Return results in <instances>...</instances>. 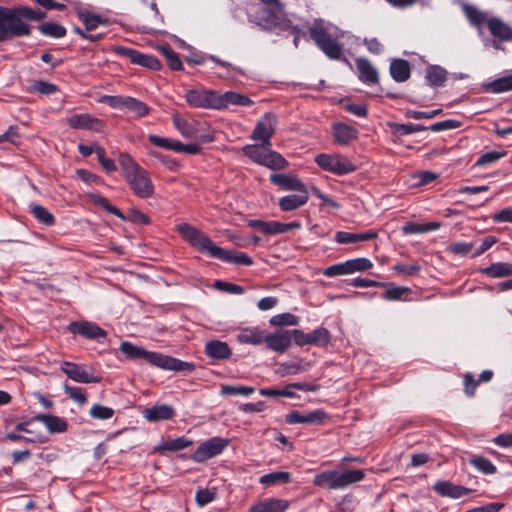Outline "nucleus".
Returning <instances> with one entry per match:
<instances>
[{
	"mask_svg": "<svg viewBox=\"0 0 512 512\" xmlns=\"http://www.w3.org/2000/svg\"><path fill=\"white\" fill-rule=\"evenodd\" d=\"M176 230L192 248L202 254L237 265L251 266L254 263L253 259L244 252L218 247L204 232L188 223L177 225Z\"/></svg>",
	"mask_w": 512,
	"mask_h": 512,
	"instance_id": "f257e3e1",
	"label": "nucleus"
},
{
	"mask_svg": "<svg viewBox=\"0 0 512 512\" xmlns=\"http://www.w3.org/2000/svg\"><path fill=\"white\" fill-rule=\"evenodd\" d=\"M251 23L266 31L289 30L292 21L287 17L285 5L280 0H258L247 11Z\"/></svg>",
	"mask_w": 512,
	"mask_h": 512,
	"instance_id": "f03ea898",
	"label": "nucleus"
},
{
	"mask_svg": "<svg viewBox=\"0 0 512 512\" xmlns=\"http://www.w3.org/2000/svg\"><path fill=\"white\" fill-rule=\"evenodd\" d=\"M187 104L192 108L225 110L229 106H251L254 102L246 95L234 91L220 94L209 89H190L185 95Z\"/></svg>",
	"mask_w": 512,
	"mask_h": 512,
	"instance_id": "7ed1b4c3",
	"label": "nucleus"
},
{
	"mask_svg": "<svg viewBox=\"0 0 512 512\" xmlns=\"http://www.w3.org/2000/svg\"><path fill=\"white\" fill-rule=\"evenodd\" d=\"M119 350L130 360L143 359L151 366L159 369L177 372H192L195 369V364L192 362H186L160 352L148 351L129 341L122 342Z\"/></svg>",
	"mask_w": 512,
	"mask_h": 512,
	"instance_id": "20e7f679",
	"label": "nucleus"
},
{
	"mask_svg": "<svg viewBox=\"0 0 512 512\" xmlns=\"http://www.w3.org/2000/svg\"><path fill=\"white\" fill-rule=\"evenodd\" d=\"M30 35L31 26L18 21L15 6H0V42Z\"/></svg>",
	"mask_w": 512,
	"mask_h": 512,
	"instance_id": "39448f33",
	"label": "nucleus"
},
{
	"mask_svg": "<svg viewBox=\"0 0 512 512\" xmlns=\"http://www.w3.org/2000/svg\"><path fill=\"white\" fill-rule=\"evenodd\" d=\"M89 201L97 207L102 208L107 213L112 214L122 221H129L135 224L149 225L151 219L148 215L137 209H131L127 215H125L120 209L112 205L110 201L99 193L91 192L87 194Z\"/></svg>",
	"mask_w": 512,
	"mask_h": 512,
	"instance_id": "423d86ee",
	"label": "nucleus"
},
{
	"mask_svg": "<svg viewBox=\"0 0 512 512\" xmlns=\"http://www.w3.org/2000/svg\"><path fill=\"white\" fill-rule=\"evenodd\" d=\"M310 37L317 47L331 60H341L343 47L338 41L328 33L322 25H313L309 29Z\"/></svg>",
	"mask_w": 512,
	"mask_h": 512,
	"instance_id": "0eeeda50",
	"label": "nucleus"
},
{
	"mask_svg": "<svg viewBox=\"0 0 512 512\" xmlns=\"http://www.w3.org/2000/svg\"><path fill=\"white\" fill-rule=\"evenodd\" d=\"M315 162L321 169L337 176L347 175L357 170V166L341 154L321 153L315 157Z\"/></svg>",
	"mask_w": 512,
	"mask_h": 512,
	"instance_id": "6e6552de",
	"label": "nucleus"
},
{
	"mask_svg": "<svg viewBox=\"0 0 512 512\" xmlns=\"http://www.w3.org/2000/svg\"><path fill=\"white\" fill-rule=\"evenodd\" d=\"M230 444V440L222 437H211L202 442L191 455L195 463H203L220 455Z\"/></svg>",
	"mask_w": 512,
	"mask_h": 512,
	"instance_id": "1a4fd4ad",
	"label": "nucleus"
},
{
	"mask_svg": "<svg viewBox=\"0 0 512 512\" xmlns=\"http://www.w3.org/2000/svg\"><path fill=\"white\" fill-rule=\"evenodd\" d=\"M133 193L142 199L151 197L154 194V185L149 173L142 167L125 177Z\"/></svg>",
	"mask_w": 512,
	"mask_h": 512,
	"instance_id": "9d476101",
	"label": "nucleus"
},
{
	"mask_svg": "<svg viewBox=\"0 0 512 512\" xmlns=\"http://www.w3.org/2000/svg\"><path fill=\"white\" fill-rule=\"evenodd\" d=\"M67 331L74 335H80L88 340L98 342H102L108 335L107 331L98 324L86 320L70 322L67 325Z\"/></svg>",
	"mask_w": 512,
	"mask_h": 512,
	"instance_id": "9b49d317",
	"label": "nucleus"
},
{
	"mask_svg": "<svg viewBox=\"0 0 512 512\" xmlns=\"http://www.w3.org/2000/svg\"><path fill=\"white\" fill-rule=\"evenodd\" d=\"M277 125V117L273 113H265L264 116L258 120L252 134L251 139L260 141L265 146H272L271 138L273 137Z\"/></svg>",
	"mask_w": 512,
	"mask_h": 512,
	"instance_id": "f8f14e48",
	"label": "nucleus"
},
{
	"mask_svg": "<svg viewBox=\"0 0 512 512\" xmlns=\"http://www.w3.org/2000/svg\"><path fill=\"white\" fill-rule=\"evenodd\" d=\"M329 419V415L323 409H315L313 411L301 412L293 410L286 414L285 422L287 424H306V425H322Z\"/></svg>",
	"mask_w": 512,
	"mask_h": 512,
	"instance_id": "ddd939ff",
	"label": "nucleus"
},
{
	"mask_svg": "<svg viewBox=\"0 0 512 512\" xmlns=\"http://www.w3.org/2000/svg\"><path fill=\"white\" fill-rule=\"evenodd\" d=\"M115 52L120 56L128 58L133 64H137L154 71H157L161 68L160 61L153 55L145 54L125 46L116 47Z\"/></svg>",
	"mask_w": 512,
	"mask_h": 512,
	"instance_id": "4468645a",
	"label": "nucleus"
},
{
	"mask_svg": "<svg viewBox=\"0 0 512 512\" xmlns=\"http://www.w3.org/2000/svg\"><path fill=\"white\" fill-rule=\"evenodd\" d=\"M67 123L73 129L91 130L97 133L104 132L107 127L104 120L89 113L73 114L67 119Z\"/></svg>",
	"mask_w": 512,
	"mask_h": 512,
	"instance_id": "2eb2a0df",
	"label": "nucleus"
},
{
	"mask_svg": "<svg viewBox=\"0 0 512 512\" xmlns=\"http://www.w3.org/2000/svg\"><path fill=\"white\" fill-rule=\"evenodd\" d=\"M61 370L73 381L78 383H99L102 380V377L99 375H94L89 373L83 366L64 361Z\"/></svg>",
	"mask_w": 512,
	"mask_h": 512,
	"instance_id": "dca6fc26",
	"label": "nucleus"
},
{
	"mask_svg": "<svg viewBox=\"0 0 512 512\" xmlns=\"http://www.w3.org/2000/svg\"><path fill=\"white\" fill-rule=\"evenodd\" d=\"M331 134L335 143L347 146L358 138L359 131L344 122H334L331 126Z\"/></svg>",
	"mask_w": 512,
	"mask_h": 512,
	"instance_id": "f3484780",
	"label": "nucleus"
},
{
	"mask_svg": "<svg viewBox=\"0 0 512 512\" xmlns=\"http://www.w3.org/2000/svg\"><path fill=\"white\" fill-rule=\"evenodd\" d=\"M264 343L267 348L279 354L285 353L291 346L289 330H279L265 334Z\"/></svg>",
	"mask_w": 512,
	"mask_h": 512,
	"instance_id": "a211bd4d",
	"label": "nucleus"
},
{
	"mask_svg": "<svg viewBox=\"0 0 512 512\" xmlns=\"http://www.w3.org/2000/svg\"><path fill=\"white\" fill-rule=\"evenodd\" d=\"M432 489L438 495L452 499H459L463 496H467L472 492V489L461 485H456L450 481H437L432 486Z\"/></svg>",
	"mask_w": 512,
	"mask_h": 512,
	"instance_id": "6ab92c4d",
	"label": "nucleus"
},
{
	"mask_svg": "<svg viewBox=\"0 0 512 512\" xmlns=\"http://www.w3.org/2000/svg\"><path fill=\"white\" fill-rule=\"evenodd\" d=\"M269 180L272 184L287 191L305 192L306 185L295 175L274 173Z\"/></svg>",
	"mask_w": 512,
	"mask_h": 512,
	"instance_id": "aec40b11",
	"label": "nucleus"
},
{
	"mask_svg": "<svg viewBox=\"0 0 512 512\" xmlns=\"http://www.w3.org/2000/svg\"><path fill=\"white\" fill-rule=\"evenodd\" d=\"M289 505L286 499L269 497L251 505L247 512H285Z\"/></svg>",
	"mask_w": 512,
	"mask_h": 512,
	"instance_id": "412c9836",
	"label": "nucleus"
},
{
	"mask_svg": "<svg viewBox=\"0 0 512 512\" xmlns=\"http://www.w3.org/2000/svg\"><path fill=\"white\" fill-rule=\"evenodd\" d=\"M355 64L358 71V78L361 82L367 85L379 83L378 71L368 59L357 58Z\"/></svg>",
	"mask_w": 512,
	"mask_h": 512,
	"instance_id": "4be33fe9",
	"label": "nucleus"
},
{
	"mask_svg": "<svg viewBox=\"0 0 512 512\" xmlns=\"http://www.w3.org/2000/svg\"><path fill=\"white\" fill-rule=\"evenodd\" d=\"M490 34L501 42L512 41V27L498 17H492L487 21Z\"/></svg>",
	"mask_w": 512,
	"mask_h": 512,
	"instance_id": "5701e85b",
	"label": "nucleus"
},
{
	"mask_svg": "<svg viewBox=\"0 0 512 512\" xmlns=\"http://www.w3.org/2000/svg\"><path fill=\"white\" fill-rule=\"evenodd\" d=\"M309 200L308 189L299 194H289L279 199L278 205L281 211L291 212L304 206Z\"/></svg>",
	"mask_w": 512,
	"mask_h": 512,
	"instance_id": "b1692460",
	"label": "nucleus"
},
{
	"mask_svg": "<svg viewBox=\"0 0 512 512\" xmlns=\"http://www.w3.org/2000/svg\"><path fill=\"white\" fill-rule=\"evenodd\" d=\"M175 409L167 404L154 405L146 408L143 416L148 422L170 420L175 416Z\"/></svg>",
	"mask_w": 512,
	"mask_h": 512,
	"instance_id": "393cba45",
	"label": "nucleus"
},
{
	"mask_svg": "<svg viewBox=\"0 0 512 512\" xmlns=\"http://www.w3.org/2000/svg\"><path fill=\"white\" fill-rule=\"evenodd\" d=\"M204 352L209 358L215 360H226L232 355L229 345L220 340L206 342Z\"/></svg>",
	"mask_w": 512,
	"mask_h": 512,
	"instance_id": "a878e982",
	"label": "nucleus"
},
{
	"mask_svg": "<svg viewBox=\"0 0 512 512\" xmlns=\"http://www.w3.org/2000/svg\"><path fill=\"white\" fill-rule=\"evenodd\" d=\"M33 420L38 421L45 425L49 433H63L68 429V423L65 419L50 415V414H37Z\"/></svg>",
	"mask_w": 512,
	"mask_h": 512,
	"instance_id": "bb28decb",
	"label": "nucleus"
},
{
	"mask_svg": "<svg viewBox=\"0 0 512 512\" xmlns=\"http://www.w3.org/2000/svg\"><path fill=\"white\" fill-rule=\"evenodd\" d=\"M389 72L394 81L402 83L410 78L411 67L407 60L397 58L391 61Z\"/></svg>",
	"mask_w": 512,
	"mask_h": 512,
	"instance_id": "cd10ccee",
	"label": "nucleus"
},
{
	"mask_svg": "<svg viewBox=\"0 0 512 512\" xmlns=\"http://www.w3.org/2000/svg\"><path fill=\"white\" fill-rule=\"evenodd\" d=\"M265 334L266 331L260 327H248L237 335V340L241 344L259 345L264 343Z\"/></svg>",
	"mask_w": 512,
	"mask_h": 512,
	"instance_id": "c85d7f7f",
	"label": "nucleus"
},
{
	"mask_svg": "<svg viewBox=\"0 0 512 512\" xmlns=\"http://www.w3.org/2000/svg\"><path fill=\"white\" fill-rule=\"evenodd\" d=\"M193 440L185 436H180L175 439L167 440L154 448V452L164 454L166 451L176 452L190 447Z\"/></svg>",
	"mask_w": 512,
	"mask_h": 512,
	"instance_id": "c756f323",
	"label": "nucleus"
},
{
	"mask_svg": "<svg viewBox=\"0 0 512 512\" xmlns=\"http://www.w3.org/2000/svg\"><path fill=\"white\" fill-rule=\"evenodd\" d=\"M313 484L318 487L332 490L339 489L338 471H323L314 476Z\"/></svg>",
	"mask_w": 512,
	"mask_h": 512,
	"instance_id": "7c9ffc66",
	"label": "nucleus"
},
{
	"mask_svg": "<svg viewBox=\"0 0 512 512\" xmlns=\"http://www.w3.org/2000/svg\"><path fill=\"white\" fill-rule=\"evenodd\" d=\"M480 272L491 278H504L512 276V263L496 262L486 268H482Z\"/></svg>",
	"mask_w": 512,
	"mask_h": 512,
	"instance_id": "2f4dec72",
	"label": "nucleus"
},
{
	"mask_svg": "<svg viewBox=\"0 0 512 512\" xmlns=\"http://www.w3.org/2000/svg\"><path fill=\"white\" fill-rule=\"evenodd\" d=\"M462 10L471 25L481 27L486 24L490 19L487 17V13L479 10L476 6L471 4H463Z\"/></svg>",
	"mask_w": 512,
	"mask_h": 512,
	"instance_id": "473e14b6",
	"label": "nucleus"
},
{
	"mask_svg": "<svg viewBox=\"0 0 512 512\" xmlns=\"http://www.w3.org/2000/svg\"><path fill=\"white\" fill-rule=\"evenodd\" d=\"M441 227L440 222L432 221L426 223L407 222L402 227V232L405 235L411 234H424L431 231H436Z\"/></svg>",
	"mask_w": 512,
	"mask_h": 512,
	"instance_id": "72a5a7b5",
	"label": "nucleus"
},
{
	"mask_svg": "<svg viewBox=\"0 0 512 512\" xmlns=\"http://www.w3.org/2000/svg\"><path fill=\"white\" fill-rule=\"evenodd\" d=\"M425 79L432 87H441L447 80V71L438 65L426 69Z\"/></svg>",
	"mask_w": 512,
	"mask_h": 512,
	"instance_id": "f704fd0d",
	"label": "nucleus"
},
{
	"mask_svg": "<svg viewBox=\"0 0 512 512\" xmlns=\"http://www.w3.org/2000/svg\"><path fill=\"white\" fill-rule=\"evenodd\" d=\"M365 477L363 469L338 471L339 489L362 481Z\"/></svg>",
	"mask_w": 512,
	"mask_h": 512,
	"instance_id": "c9c22d12",
	"label": "nucleus"
},
{
	"mask_svg": "<svg viewBox=\"0 0 512 512\" xmlns=\"http://www.w3.org/2000/svg\"><path fill=\"white\" fill-rule=\"evenodd\" d=\"M29 212L39 223L46 226H52L55 224L56 219L54 215L40 204L31 203L29 205Z\"/></svg>",
	"mask_w": 512,
	"mask_h": 512,
	"instance_id": "e433bc0d",
	"label": "nucleus"
},
{
	"mask_svg": "<svg viewBox=\"0 0 512 512\" xmlns=\"http://www.w3.org/2000/svg\"><path fill=\"white\" fill-rule=\"evenodd\" d=\"M269 147L270 146H265L263 143L249 144L243 147V153L253 162L259 165H263L265 160V153H267Z\"/></svg>",
	"mask_w": 512,
	"mask_h": 512,
	"instance_id": "4c0bfd02",
	"label": "nucleus"
},
{
	"mask_svg": "<svg viewBox=\"0 0 512 512\" xmlns=\"http://www.w3.org/2000/svg\"><path fill=\"white\" fill-rule=\"evenodd\" d=\"M385 292L381 295L384 300L403 301L407 299V295L411 292L410 288L404 286H395L393 283H386Z\"/></svg>",
	"mask_w": 512,
	"mask_h": 512,
	"instance_id": "58836bf2",
	"label": "nucleus"
},
{
	"mask_svg": "<svg viewBox=\"0 0 512 512\" xmlns=\"http://www.w3.org/2000/svg\"><path fill=\"white\" fill-rule=\"evenodd\" d=\"M288 165V161L279 152L274 151L269 147L267 153H265V160L262 166L272 170H282L287 168Z\"/></svg>",
	"mask_w": 512,
	"mask_h": 512,
	"instance_id": "ea45409f",
	"label": "nucleus"
},
{
	"mask_svg": "<svg viewBox=\"0 0 512 512\" xmlns=\"http://www.w3.org/2000/svg\"><path fill=\"white\" fill-rule=\"evenodd\" d=\"M291 481V474L286 471H276L262 475L259 483L264 486H273L277 484H287Z\"/></svg>",
	"mask_w": 512,
	"mask_h": 512,
	"instance_id": "a19ab883",
	"label": "nucleus"
},
{
	"mask_svg": "<svg viewBox=\"0 0 512 512\" xmlns=\"http://www.w3.org/2000/svg\"><path fill=\"white\" fill-rule=\"evenodd\" d=\"M486 91L494 94L512 90V74L497 78L484 85Z\"/></svg>",
	"mask_w": 512,
	"mask_h": 512,
	"instance_id": "79ce46f5",
	"label": "nucleus"
},
{
	"mask_svg": "<svg viewBox=\"0 0 512 512\" xmlns=\"http://www.w3.org/2000/svg\"><path fill=\"white\" fill-rule=\"evenodd\" d=\"M388 126L390 127L392 134L397 135V136H405V135H410L415 132L428 130L427 126H424L421 124H413V123L400 124V123L390 122V123H388Z\"/></svg>",
	"mask_w": 512,
	"mask_h": 512,
	"instance_id": "37998d69",
	"label": "nucleus"
},
{
	"mask_svg": "<svg viewBox=\"0 0 512 512\" xmlns=\"http://www.w3.org/2000/svg\"><path fill=\"white\" fill-rule=\"evenodd\" d=\"M301 228L299 221H292L289 223H281L278 221H268V227L266 230L267 235L284 234L291 230H298Z\"/></svg>",
	"mask_w": 512,
	"mask_h": 512,
	"instance_id": "c03bdc74",
	"label": "nucleus"
},
{
	"mask_svg": "<svg viewBox=\"0 0 512 512\" xmlns=\"http://www.w3.org/2000/svg\"><path fill=\"white\" fill-rule=\"evenodd\" d=\"M17 19L20 22L24 20L39 21L46 17V13L41 10H35L28 6H15Z\"/></svg>",
	"mask_w": 512,
	"mask_h": 512,
	"instance_id": "a18cd8bd",
	"label": "nucleus"
},
{
	"mask_svg": "<svg viewBox=\"0 0 512 512\" xmlns=\"http://www.w3.org/2000/svg\"><path fill=\"white\" fill-rule=\"evenodd\" d=\"M309 334L310 345H314L320 348L326 347L331 341V333L325 327H319Z\"/></svg>",
	"mask_w": 512,
	"mask_h": 512,
	"instance_id": "49530a36",
	"label": "nucleus"
},
{
	"mask_svg": "<svg viewBox=\"0 0 512 512\" xmlns=\"http://www.w3.org/2000/svg\"><path fill=\"white\" fill-rule=\"evenodd\" d=\"M159 50L165 57L167 65L171 70L180 71L183 69L179 55L169 45H162L159 47Z\"/></svg>",
	"mask_w": 512,
	"mask_h": 512,
	"instance_id": "de8ad7c7",
	"label": "nucleus"
},
{
	"mask_svg": "<svg viewBox=\"0 0 512 512\" xmlns=\"http://www.w3.org/2000/svg\"><path fill=\"white\" fill-rule=\"evenodd\" d=\"M38 30L41 34L51 38H62L66 36L67 33L64 26L54 22L42 23L38 26Z\"/></svg>",
	"mask_w": 512,
	"mask_h": 512,
	"instance_id": "09e8293b",
	"label": "nucleus"
},
{
	"mask_svg": "<svg viewBox=\"0 0 512 512\" xmlns=\"http://www.w3.org/2000/svg\"><path fill=\"white\" fill-rule=\"evenodd\" d=\"M174 127L186 138L194 137L196 128L193 124L182 118L179 114L172 116Z\"/></svg>",
	"mask_w": 512,
	"mask_h": 512,
	"instance_id": "8fccbe9b",
	"label": "nucleus"
},
{
	"mask_svg": "<svg viewBox=\"0 0 512 512\" xmlns=\"http://www.w3.org/2000/svg\"><path fill=\"white\" fill-rule=\"evenodd\" d=\"M30 93H39L41 95H51L59 91V87L53 83L44 80H35L28 88Z\"/></svg>",
	"mask_w": 512,
	"mask_h": 512,
	"instance_id": "3c124183",
	"label": "nucleus"
},
{
	"mask_svg": "<svg viewBox=\"0 0 512 512\" xmlns=\"http://www.w3.org/2000/svg\"><path fill=\"white\" fill-rule=\"evenodd\" d=\"M125 109L135 113L138 117H144L150 112V107L146 103L130 96H126Z\"/></svg>",
	"mask_w": 512,
	"mask_h": 512,
	"instance_id": "603ef678",
	"label": "nucleus"
},
{
	"mask_svg": "<svg viewBox=\"0 0 512 512\" xmlns=\"http://www.w3.org/2000/svg\"><path fill=\"white\" fill-rule=\"evenodd\" d=\"M347 272L352 274L355 272H364L373 267V263L368 258H354L346 261Z\"/></svg>",
	"mask_w": 512,
	"mask_h": 512,
	"instance_id": "864d4df0",
	"label": "nucleus"
},
{
	"mask_svg": "<svg viewBox=\"0 0 512 512\" xmlns=\"http://www.w3.org/2000/svg\"><path fill=\"white\" fill-rule=\"evenodd\" d=\"M255 392V389L244 385H222L220 394L223 396H249Z\"/></svg>",
	"mask_w": 512,
	"mask_h": 512,
	"instance_id": "5fc2aeb1",
	"label": "nucleus"
},
{
	"mask_svg": "<svg viewBox=\"0 0 512 512\" xmlns=\"http://www.w3.org/2000/svg\"><path fill=\"white\" fill-rule=\"evenodd\" d=\"M148 140L151 144H153L156 147L178 152L180 141L172 140L170 138H164L155 134H150L148 136Z\"/></svg>",
	"mask_w": 512,
	"mask_h": 512,
	"instance_id": "6e6d98bb",
	"label": "nucleus"
},
{
	"mask_svg": "<svg viewBox=\"0 0 512 512\" xmlns=\"http://www.w3.org/2000/svg\"><path fill=\"white\" fill-rule=\"evenodd\" d=\"M470 463L480 472L486 475L496 473V466L487 458L483 456H474L471 458Z\"/></svg>",
	"mask_w": 512,
	"mask_h": 512,
	"instance_id": "4d7b16f0",
	"label": "nucleus"
},
{
	"mask_svg": "<svg viewBox=\"0 0 512 512\" xmlns=\"http://www.w3.org/2000/svg\"><path fill=\"white\" fill-rule=\"evenodd\" d=\"M269 322L272 326H296L299 317L291 313H281L271 317Z\"/></svg>",
	"mask_w": 512,
	"mask_h": 512,
	"instance_id": "13d9d810",
	"label": "nucleus"
},
{
	"mask_svg": "<svg viewBox=\"0 0 512 512\" xmlns=\"http://www.w3.org/2000/svg\"><path fill=\"white\" fill-rule=\"evenodd\" d=\"M118 162L121 169L123 170L124 177L141 168V166L138 163H136L128 153H120L118 157Z\"/></svg>",
	"mask_w": 512,
	"mask_h": 512,
	"instance_id": "bf43d9fd",
	"label": "nucleus"
},
{
	"mask_svg": "<svg viewBox=\"0 0 512 512\" xmlns=\"http://www.w3.org/2000/svg\"><path fill=\"white\" fill-rule=\"evenodd\" d=\"M507 154L506 151H489L483 153L475 162L476 167H485L492 163L499 161L501 158L505 157Z\"/></svg>",
	"mask_w": 512,
	"mask_h": 512,
	"instance_id": "052dcab7",
	"label": "nucleus"
},
{
	"mask_svg": "<svg viewBox=\"0 0 512 512\" xmlns=\"http://www.w3.org/2000/svg\"><path fill=\"white\" fill-rule=\"evenodd\" d=\"M79 17L87 31L95 30L98 26L105 25L107 23L105 19L96 14L80 13Z\"/></svg>",
	"mask_w": 512,
	"mask_h": 512,
	"instance_id": "680f3d73",
	"label": "nucleus"
},
{
	"mask_svg": "<svg viewBox=\"0 0 512 512\" xmlns=\"http://www.w3.org/2000/svg\"><path fill=\"white\" fill-rule=\"evenodd\" d=\"M114 410L111 407L94 404L89 410V415L93 419L108 420L114 416Z\"/></svg>",
	"mask_w": 512,
	"mask_h": 512,
	"instance_id": "e2e57ef3",
	"label": "nucleus"
},
{
	"mask_svg": "<svg viewBox=\"0 0 512 512\" xmlns=\"http://www.w3.org/2000/svg\"><path fill=\"white\" fill-rule=\"evenodd\" d=\"M63 389L65 394L68 395L69 398L72 399L74 402L78 403L81 406L86 404L87 395L83 388L64 385Z\"/></svg>",
	"mask_w": 512,
	"mask_h": 512,
	"instance_id": "0e129e2a",
	"label": "nucleus"
},
{
	"mask_svg": "<svg viewBox=\"0 0 512 512\" xmlns=\"http://www.w3.org/2000/svg\"><path fill=\"white\" fill-rule=\"evenodd\" d=\"M438 178V175L431 171H420L412 175V179L415 181V186H425L434 182Z\"/></svg>",
	"mask_w": 512,
	"mask_h": 512,
	"instance_id": "69168bd1",
	"label": "nucleus"
},
{
	"mask_svg": "<svg viewBox=\"0 0 512 512\" xmlns=\"http://www.w3.org/2000/svg\"><path fill=\"white\" fill-rule=\"evenodd\" d=\"M99 102L104 103L114 109H125L126 96L103 95Z\"/></svg>",
	"mask_w": 512,
	"mask_h": 512,
	"instance_id": "338daca9",
	"label": "nucleus"
},
{
	"mask_svg": "<svg viewBox=\"0 0 512 512\" xmlns=\"http://www.w3.org/2000/svg\"><path fill=\"white\" fill-rule=\"evenodd\" d=\"M97 159L101 167L105 170L106 173L110 174L117 170L116 163L113 159L106 157L105 149H98L97 151Z\"/></svg>",
	"mask_w": 512,
	"mask_h": 512,
	"instance_id": "774afa93",
	"label": "nucleus"
}]
</instances>
